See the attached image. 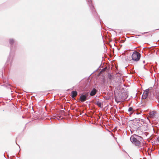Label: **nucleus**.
Returning <instances> with one entry per match:
<instances>
[{
	"mask_svg": "<svg viewBox=\"0 0 159 159\" xmlns=\"http://www.w3.org/2000/svg\"><path fill=\"white\" fill-rule=\"evenodd\" d=\"M130 140L133 144L138 147H141L144 145L142 142L143 138L137 135L132 136L130 138Z\"/></svg>",
	"mask_w": 159,
	"mask_h": 159,
	"instance_id": "obj_1",
	"label": "nucleus"
},
{
	"mask_svg": "<svg viewBox=\"0 0 159 159\" xmlns=\"http://www.w3.org/2000/svg\"><path fill=\"white\" fill-rule=\"evenodd\" d=\"M141 56L140 54L137 51H134L132 55V60L135 61L139 60Z\"/></svg>",
	"mask_w": 159,
	"mask_h": 159,
	"instance_id": "obj_2",
	"label": "nucleus"
},
{
	"mask_svg": "<svg viewBox=\"0 0 159 159\" xmlns=\"http://www.w3.org/2000/svg\"><path fill=\"white\" fill-rule=\"evenodd\" d=\"M149 91V89H148L145 90L144 92L143 93L142 95V98L143 99H145L147 97Z\"/></svg>",
	"mask_w": 159,
	"mask_h": 159,
	"instance_id": "obj_3",
	"label": "nucleus"
},
{
	"mask_svg": "<svg viewBox=\"0 0 159 159\" xmlns=\"http://www.w3.org/2000/svg\"><path fill=\"white\" fill-rule=\"evenodd\" d=\"M87 97L85 95H83L80 96V99L82 102H83L86 100Z\"/></svg>",
	"mask_w": 159,
	"mask_h": 159,
	"instance_id": "obj_4",
	"label": "nucleus"
},
{
	"mask_svg": "<svg viewBox=\"0 0 159 159\" xmlns=\"http://www.w3.org/2000/svg\"><path fill=\"white\" fill-rule=\"evenodd\" d=\"M97 93V90L96 89H93L90 92V96H92L95 95Z\"/></svg>",
	"mask_w": 159,
	"mask_h": 159,
	"instance_id": "obj_5",
	"label": "nucleus"
},
{
	"mask_svg": "<svg viewBox=\"0 0 159 159\" xmlns=\"http://www.w3.org/2000/svg\"><path fill=\"white\" fill-rule=\"evenodd\" d=\"M77 94V92L76 91H72L71 92V97L72 98H74L76 97Z\"/></svg>",
	"mask_w": 159,
	"mask_h": 159,
	"instance_id": "obj_6",
	"label": "nucleus"
},
{
	"mask_svg": "<svg viewBox=\"0 0 159 159\" xmlns=\"http://www.w3.org/2000/svg\"><path fill=\"white\" fill-rule=\"evenodd\" d=\"M156 113V111H153L149 113V115L151 117H153Z\"/></svg>",
	"mask_w": 159,
	"mask_h": 159,
	"instance_id": "obj_7",
	"label": "nucleus"
},
{
	"mask_svg": "<svg viewBox=\"0 0 159 159\" xmlns=\"http://www.w3.org/2000/svg\"><path fill=\"white\" fill-rule=\"evenodd\" d=\"M95 103L99 107H102V103L101 102H95Z\"/></svg>",
	"mask_w": 159,
	"mask_h": 159,
	"instance_id": "obj_8",
	"label": "nucleus"
},
{
	"mask_svg": "<svg viewBox=\"0 0 159 159\" xmlns=\"http://www.w3.org/2000/svg\"><path fill=\"white\" fill-rule=\"evenodd\" d=\"M14 42V40L13 39H10L9 40V43L10 44H12Z\"/></svg>",
	"mask_w": 159,
	"mask_h": 159,
	"instance_id": "obj_9",
	"label": "nucleus"
},
{
	"mask_svg": "<svg viewBox=\"0 0 159 159\" xmlns=\"http://www.w3.org/2000/svg\"><path fill=\"white\" fill-rule=\"evenodd\" d=\"M133 109L132 107H130L128 109V111L130 112H132Z\"/></svg>",
	"mask_w": 159,
	"mask_h": 159,
	"instance_id": "obj_10",
	"label": "nucleus"
},
{
	"mask_svg": "<svg viewBox=\"0 0 159 159\" xmlns=\"http://www.w3.org/2000/svg\"><path fill=\"white\" fill-rule=\"evenodd\" d=\"M108 78H109L111 80V78H112V76H111V75H110V74H109V75H108Z\"/></svg>",
	"mask_w": 159,
	"mask_h": 159,
	"instance_id": "obj_11",
	"label": "nucleus"
},
{
	"mask_svg": "<svg viewBox=\"0 0 159 159\" xmlns=\"http://www.w3.org/2000/svg\"><path fill=\"white\" fill-rule=\"evenodd\" d=\"M11 52H10V54L9 56V57H10V56H11Z\"/></svg>",
	"mask_w": 159,
	"mask_h": 159,
	"instance_id": "obj_12",
	"label": "nucleus"
},
{
	"mask_svg": "<svg viewBox=\"0 0 159 159\" xmlns=\"http://www.w3.org/2000/svg\"><path fill=\"white\" fill-rule=\"evenodd\" d=\"M157 139L158 141H159V137Z\"/></svg>",
	"mask_w": 159,
	"mask_h": 159,
	"instance_id": "obj_13",
	"label": "nucleus"
},
{
	"mask_svg": "<svg viewBox=\"0 0 159 159\" xmlns=\"http://www.w3.org/2000/svg\"><path fill=\"white\" fill-rule=\"evenodd\" d=\"M89 107V103L88 104Z\"/></svg>",
	"mask_w": 159,
	"mask_h": 159,
	"instance_id": "obj_14",
	"label": "nucleus"
},
{
	"mask_svg": "<svg viewBox=\"0 0 159 159\" xmlns=\"http://www.w3.org/2000/svg\"><path fill=\"white\" fill-rule=\"evenodd\" d=\"M87 0V1H88V2H89V0Z\"/></svg>",
	"mask_w": 159,
	"mask_h": 159,
	"instance_id": "obj_15",
	"label": "nucleus"
},
{
	"mask_svg": "<svg viewBox=\"0 0 159 159\" xmlns=\"http://www.w3.org/2000/svg\"><path fill=\"white\" fill-rule=\"evenodd\" d=\"M9 58H8V59H7V61H9Z\"/></svg>",
	"mask_w": 159,
	"mask_h": 159,
	"instance_id": "obj_16",
	"label": "nucleus"
},
{
	"mask_svg": "<svg viewBox=\"0 0 159 159\" xmlns=\"http://www.w3.org/2000/svg\"><path fill=\"white\" fill-rule=\"evenodd\" d=\"M90 2H91V0H90Z\"/></svg>",
	"mask_w": 159,
	"mask_h": 159,
	"instance_id": "obj_17",
	"label": "nucleus"
},
{
	"mask_svg": "<svg viewBox=\"0 0 159 159\" xmlns=\"http://www.w3.org/2000/svg\"><path fill=\"white\" fill-rule=\"evenodd\" d=\"M11 50H12V48H11Z\"/></svg>",
	"mask_w": 159,
	"mask_h": 159,
	"instance_id": "obj_18",
	"label": "nucleus"
}]
</instances>
